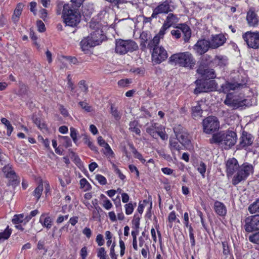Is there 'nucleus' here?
<instances>
[{
  "mask_svg": "<svg viewBox=\"0 0 259 259\" xmlns=\"http://www.w3.org/2000/svg\"><path fill=\"white\" fill-rule=\"evenodd\" d=\"M236 141L237 135L233 131L214 134L209 140L210 144H218L225 149H229L234 146L236 143Z\"/></svg>",
  "mask_w": 259,
  "mask_h": 259,
  "instance_id": "nucleus-1",
  "label": "nucleus"
},
{
  "mask_svg": "<svg viewBox=\"0 0 259 259\" xmlns=\"http://www.w3.org/2000/svg\"><path fill=\"white\" fill-rule=\"evenodd\" d=\"M62 18L66 25L71 27L76 26L80 21V15L73 3L64 5Z\"/></svg>",
  "mask_w": 259,
  "mask_h": 259,
  "instance_id": "nucleus-2",
  "label": "nucleus"
},
{
  "mask_svg": "<svg viewBox=\"0 0 259 259\" xmlns=\"http://www.w3.org/2000/svg\"><path fill=\"white\" fill-rule=\"evenodd\" d=\"M169 61L170 62L178 64L180 66L190 68H192L195 64L194 58L189 52L175 54L170 57Z\"/></svg>",
  "mask_w": 259,
  "mask_h": 259,
  "instance_id": "nucleus-3",
  "label": "nucleus"
},
{
  "mask_svg": "<svg viewBox=\"0 0 259 259\" xmlns=\"http://www.w3.org/2000/svg\"><path fill=\"white\" fill-rule=\"evenodd\" d=\"M138 49L137 43L131 39L124 40L118 39L115 41V52L119 55H124L128 52H132Z\"/></svg>",
  "mask_w": 259,
  "mask_h": 259,
  "instance_id": "nucleus-4",
  "label": "nucleus"
},
{
  "mask_svg": "<svg viewBox=\"0 0 259 259\" xmlns=\"http://www.w3.org/2000/svg\"><path fill=\"white\" fill-rule=\"evenodd\" d=\"M253 167L252 164L248 163H244L239 166L237 174L232 179V184L234 185H237L242 181L245 180L248 176L252 174Z\"/></svg>",
  "mask_w": 259,
  "mask_h": 259,
  "instance_id": "nucleus-5",
  "label": "nucleus"
},
{
  "mask_svg": "<svg viewBox=\"0 0 259 259\" xmlns=\"http://www.w3.org/2000/svg\"><path fill=\"white\" fill-rule=\"evenodd\" d=\"M224 103L233 109H237L243 106H248L251 105L249 101L245 99L243 97L233 96L231 94L227 95Z\"/></svg>",
  "mask_w": 259,
  "mask_h": 259,
  "instance_id": "nucleus-6",
  "label": "nucleus"
},
{
  "mask_svg": "<svg viewBox=\"0 0 259 259\" xmlns=\"http://www.w3.org/2000/svg\"><path fill=\"white\" fill-rule=\"evenodd\" d=\"M202 125L204 133L210 134L219 130L220 122L217 117L213 116H208L203 119Z\"/></svg>",
  "mask_w": 259,
  "mask_h": 259,
  "instance_id": "nucleus-7",
  "label": "nucleus"
},
{
  "mask_svg": "<svg viewBox=\"0 0 259 259\" xmlns=\"http://www.w3.org/2000/svg\"><path fill=\"white\" fill-rule=\"evenodd\" d=\"M197 88L194 90L196 94L202 92H208L214 91L217 89V83L213 80H205L201 82L200 80H197L195 81Z\"/></svg>",
  "mask_w": 259,
  "mask_h": 259,
  "instance_id": "nucleus-8",
  "label": "nucleus"
},
{
  "mask_svg": "<svg viewBox=\"0 0 259 259\" xmlns=\"http://www.w3.org/2000/svg\"><path fill=\"white\" fill-rule=\"evenodd\" d=\"M181 32L184 34L185 41H188L191 35V31L188 25L185 24H181L176 27V29L171 31L172 36L177 39L181 37Z\"/></svg>",
  "mask_w": 259,
  "mask_h": 259,
  "instance_id": "nucleus-9",
  "label": "nucleus"
},
{
  "mask_svg": "<svg viewBox=\"0 0 259 259\" xmlns=\"http://www.w3.org/2000/svg\"><path fill=\"white\" fill-rule=\"evenodd\" d=\"M242 37L249 48L257 49L259 47V32L247 31Z\"/></svg>",
  "mask_w": 259,
  "mask_h": 259,
  "instance_id": "nucleus-10",
  "label": "nucleus"
},
{
  "mask_svg": "<svg viewBox=\"0 0 259 259\" xmlns=\"http://www.w3.org/2000/svg\"><path fill=\"white\" fill-rule=\"evenodd\" d=\"M175 9V7L171 1H165L163 3L159 5L153 10L152 14V17L156 18L157 15L163 13H168L172 11Z\"/></svg>",
  "mask_w": 259,
  "mask_h": 259,
  "instance_id": "nucleus-11",
  "label": "nucleus"
},
{
  "mask_svg": "<svg viewBox=\"0 0 259 259\" xmlns=\"http://www.w3.org/2000/svg\"><path fill=\"white\" fill-rule=\"evenodd\" d=\"M245 231L248 232L259 230V215H254L247 218L245 220Z\"/></svg>",
  "mask_w": 259,
  "mask_h": 259,
  "instance_id": "nucleus-12",
  "label": "nucleus"
},
{
  "mask_svg": "<svg viewBox=\"0 0 259 259\" xmlns=\"http://www.w3.org/2000/svg\"><path fill=\"white\" fill-rule=\"evenodd\" d=\"M153 60L157 64H160L167 59V51L162 47H154L152 54Z\"/></svg>",
  "mask_w": 259,
  "mask_h": 259,
  "instance_id": "nucleus-13",
  "label": "nucleus"
},
{
  "mask_svg": "<svg viewBox=\"0 0 259 259\" xmlns=\"http://www.w3.org/2000/svg\"><path fill=\"white\" fill-rule=\"evenodd\" d=\"M4 176L9 179V181L13 183L12 184H16L19 183L18 177L17 176L11 165L8 164L2 168Z\"/></svg>",
  "mask_w": 259,
  "mask_h": 259,
  "instance_id": "nucleus-14",
  "label": "nucleus"
},
{
  "mask_svg": "<svg viewBox=\"0 0 259 259\" xmlns=\"http://www.w3.org/2000/svg\"><path fill=\"white\" fill-rule=\"evenodd\" d=\"M197 73L206 80L215 78L216 75L212 69L206 68L204 65L201 64L197 69Z\"/></svg>",
  "mask_w": 259,
  "mask_h": 259,
  "instance_id": "nucleus-15",
  "label": "nucleus"
},
{
  "mask_svg": "<svg viewBox=\"0 0 259 259\" xmlns=\"http://www.w3.org/2000/svg\"><path fill=\"white\" fill-rule=\"evenodd\" d=\"M226 38L222 34L212 35L210 40L209 41L210 48L216 49L222 46L226 41Z\"/></svg>",
  "mask_w": 259,
  "mask_h": 259,
  "instance_id": "nucleus-16",
  "label": "nucleus"
},
{
  "mask_svg": "<svg viewBox=\"0 0 259 259\" xmlns=\"http://www.w3.org/2000/svg\"><path fill=\"white\" fill-rule=\"evenodd\" d=\"M239 166L238 161L235 158L228 159L226 164L227 175L232 176L235 171L237 172Z\"/></svg>",
  "mask_w": 259,
  "mask_h": 259,
  "instance_id": "nucleus-17",
  "label": "nucleus"
},
{
  "mask_svg": "<svg viewBox=\"0 0 259 259\" xmlns=\"http://www.w3.org/2000/svg\"><path fill=\"white\" fill-rule=\"evenodd\" d=\"M209 48L210 45L209 41L202 39L197 41L194 49L198 54L202 55L207 52Z\"/></svg>",
  "mask_w": 259,
  "mask_h": 259,
  "instance_id": "nucleus-18",
  "label": "nucleus"
},
{
  "mask_svg": "<svg viewBox=\"0 0 259 259\" xmlns=\"http://www.w3.org/2000/svg\"><path fill=\"white\" fill-rule=\"evenodd\" d=\"M253 140L254 138L251 134L244 131L240 138L239 146L241 148H245L250 146L253 143Z\"/></svg>",
  "mask_w": 259,
  "mask_h": 259,
  "instance_id": "nucleus-19",
  "label": "nucleus"
},
{
  "mask_svg": "<svg viewBox=\"0 0 259 259\" xmlns=\"http://www.w3.org/2000/svg\"><path fill=\"white\" fill-rule=\"evenodd\" d=\"M178 21L179 18L177 15L171 13L169 14L161 28L162 29L161 33H162L163 31H165L170 26L177 23Z\"/></svg>",
  "mask_w": 259,
  "mask_h": 259,
  "instance_id": "nucleus-20",
  "label": "nucleus"
},
{
  "mask_svg": "<svg viewBox=\"0 0 259 259\" xmlns=\"http://www.w3.org/2000/svg\"><path fill=\"white\" fill-rule=\"evenodd\" d=\"M97 141L98 144L104 148L103 151L104 154L108 157H113V151L112 150L109 144L105 142V141L101 136H100L98 138Z\"/></svg>",
  "mask_w": 259,
  "mask_h": 259,
  "instance_id": "nucleus-21",
  "label": "nucleus"
},
{
  "mask_svg": "<svg viewBox=\"0 0 259 259\" xmlns=\"http://www.w3.org/2000/svg\"><path fill=\"white\" fill-rule=\"evenodd\" d=\"M246 20L250 26H256L258 23V18L256 14L252 9H250L247 13Z\"/></svg>",
  "mask_w": 259,
  "mask_h": 259,
  "instance_id": "nucleus-22",
  "label": "nucleus"
},
{
  "mask_svg": "<svg viewBox=\"0 0 259 259\" xmlns=\"http://www.w3.org/2000/svg\"><path fill=\"white\" fill-rule=\"evenodd\" d=\"M174 131L176 133L177 138L182 144L188 145L190 143V140L189 134L187 132L184 131L180 133H178L175 130H174Z\"/></svg>",
  "mask_w": 259,
  "mask_h": 259,
  "instance_id": "nucleus-23",
  "label": "nucleus"
},
{
  "mask_svg": "<svg viewBox=\"0 0 259 259\" xmlns=\"http://www.w3.org/2000/svg\"><path fill=\"white\" fill-rule=\"evenodd\" d=\"M96 40H92L91 38L88 36L83 39L80 43L81 48L83 51H88L90 48L96 46L95 41Z\"/></svg>",
  "mask_w": 259,
  "mask_h": 259,
  "instance_id": "nucleus-24",
  "label": "nucleus"
},
{
  "mask_svg": "<svg viewBox=\"0 0 259 259\" xmlns=\"http://www.w3.org/2000/svg\"><path fill=\"white\" fill-rule=\"evenodd\" d=\"M215 212L220 216H224L227 213V209L223 203L216 201L214 203Z\"/></svg>",
  "mask_w": 259,
  "mask_h": 259,
  "instance_id": "nucleus-25",
  "label": "nucleus"
},
{
  "mask_svg": "<svg viewBox=\"0 0 259 259\" xmlns=\"http://www.w3.org/2000/svg\"><path fill=\"white\" fill-rule=\"evenodd\" d=\"M39 222L47 229H50L52 226V219L50 217L46 216L45 213L41 214L39 218Z\"/></svg>",
  "mask_w": 259,
  "mask_h": 259,
  "instance_id": "nucleus-26",
  "label": "nucleus"
},
{
  "mask_svg": "<svg viewBox=\"0 0 259 259\" xmlns=\"http://www.w3.org/2000/svg\"><path fill=\"white\" fill-rule=\"evenodd\" d=\"M160 126H161V125L158 123H153L146 128V132L153 138L156 139L157 132L159 130Z\"/></svg>",
  "mask_w": 259,
  "mask_h": 259,
  "instance_id": "nucleus-27",
  "label": "nucleus"
},
{
  "mask_svg": "<svg viewBox=\"0 0 259 259\" xmlns=\"http://www.w3.org/2000/svg\"><path fill=\"white\" fill-rule=\"evenodd\" d=\"M162 29H160L159 33L154 37L153 39L150 41L149 43V47L151 48L154 47H157V45L159 44L160 39L163 38V35L165 34V31H163L162 33H161Z\"/></svg>",
  "mask_w": 259,
  "mask_h": 259,
  "instance_id": "nucleus-28",
  "label": "nucleus"
},
{
  "mask_svg": "<svg viewBox=\"0 0 259 259\" xmlns=\"http://www.w3.org/2000/svg\"><path fill=\"white\" fill-rule=\"evenodd\" d=\"M102 31L100 30H96L91 33L89 36L92 40H96L95 44L96 45H99L103 40V35L101 34Z\"/></svg>",
  "mask_w": 259,
  "mask_h": 259,
  "instance_id": "nucleus-29",
  "label": "nucleus"
},
{
  "mask_svg": "<svg viewBox=\"0 0 259 259\" xmlns=\"http://www.w3.org/2000/svg\"><path fill=\"white\" fill-rule=\"evenodd\" d=\"M177 138H170L169 139V147L172 153L175 151H180L181 149V146L179 144Z\"/></svg>",
  "mask_w": 259,
  "mask_h": 259,
  "instance_id": "nucleus-30",
  "label": "nucleus"
},
{
  "mask_svg": "<svg viewBox=\"0 0 259 259\" xmlns=\"http://www.w3.org/2000/svg\"><path fill=\"white\" fill-rule=\"evenodd\" d=\"M23 7V4L19 3L15 9L12 17V20L14 23H16L19 21L20 16L22 14Z\"/></svg>",
  "mask_w": 259,
  "mask_h": 259,
  "instance_id": "nucleus-31",
  "label": "nucleus"
},
{
  "mask_svg": "<svg viewBox=\"0 0 259 259\" xmlns=\"http://www.w3.org/2000/svg\"><path fill=\"white\" fill-rule=\"evenodd\" d=\"M241 84L236 82H227L223 84L222 88L224 93H227L231 90H235L238 88Z\"/></svg>",
  "mask_w": 259,
  "mask_h": 259,
  "instance_id": "nucleus-32",
  "label": "nucleus"
},
{
  "mask_svg": "<svg viewBox=\"0 0 259 259\" xmlns=\"http://www.w3.org/2000/svg\"><path fill=\"white\" fill-rule=\"evenodd\" d=\"M241 84L236 82H227L223 84L222 88L224 93H227L231 90H235L238 88Z\"/></svg>",
  "mask_w": 259,
  "mask_h": 259,
  "instance_id": "nucleus-33",
  "label": "nucleus"
},
{
  "mask_svg": "<svg viewBox=\"0 0 259 259\" xmlns=\"http://www.w3.org/2000/svg\"><path fill=\"white\" fill-rule=\"evenodd\" d=\"M226 59L223 56H215L212 60V63L214 65L219 66L220 67L224 66L226 64Z\"/></svg>",
  "mask_w": 259,
  "mask_h": 259,
  "instance_id": "nucleus-34",
  "label": "nucleus"
},
{
  "mask_svg": "<svg viewBox=\"0 0 259 259\" xmlns=\"http://www.w3.org/2000/svg\"><path fill=\"white\" fill-rule=\"evenodd\" d=\"M97 256L99 259H109L105 248L102 247L97 249Z\"/></svg>",
  "mask_w": 259,
  "mask_h": 259,
  "instance_id": "nucleus-35",
  "label": "nucleus"
},
{
  "mask_svg": "<svg viewBox=\"0 0 259 259\" xmlns=\"http://www.w3.org/2000/svg\"><path fill=\"white\" fill-rule=\"evenodd\" d=\"M1 122L5 125L7 129V135L8 136H10L14 130V128L11 124L10 122L6 118H2L1 119Z\"/></svg>",
  "mask_w": 259,
  "mask_h": 259,
  "instance_id": "nucleus-36",
  "label": "nucleus"
},
{
  "mask_svg": "<svg viewBox=\"0 0 259 259\" xmlns=\"http://www.w3.org/2000/svg\"><path fill=\"white\" fill-rule=\"evenodd\" d=\"M44 186L42 184V182L41 181L38 184V186L35 188V189L33 191V196L36 198L37 200H38L40 198Z\"/></svg>",
  "mask_w": 259,
  "mask_h": 259,
  "instance_id": "nucleus-37",
  "label": "nucleus"
},
{
  "mask_svg": "<svg viewBox=\"0 0 259 259\" xmlns=\"http://www.w3.org/2000/svg\"><path fill=\"white\" fill-rule=\"evenodd\" d=\"M248 210L251 213H259V199L249 205Z\"/></svg>",
  "mask_w": 259,
  "mask_h": 259,
  "instance_id": "nucleus-38",
  "label": "nucleus"
},
{
  "mask_svg": "<svg viewBox=\"0 0 259 259\" xmlns=\"http://www.w3.org/2000/svg\"><path fill=\"white\" fill-rule=\"evenodd\" d=\"M12 233V230L9 228V226L4 230V232L0 233V240L8 239Z\"/></svg>",
  "mask_w": 259,
  "mask_h": 259,
  "instance_id": "nucleus-39",
  "label": "nucleus"
},
{
  "mask_svg": "<svg viewBox=\"0 0 259 259\" xmlns=\"http://www.w3.org/2000/svg\"><path fill=\"white\" fill-rule=\"evenodd\" d=\"M157 137L159 136L162 140H167L168 136L165 132V128L162 125L160 126L159 130L157 132Z\"/></svg>",
  "mask_w": 259,
  "mask_h": 259,
  "instance_id": "nucleus-40",
  "label": "nucleus"
},
{
  "mask_svg": "<svg viewBox=\"0 0 259 259\" xmlns=\"http://www.w3.org/2000/svg\"><path fill=\"white\" fill-rule=\"evenodd\" d=\"M77 91L79 92H83L84 94H86L88 92V87L85 83V81L81 80L79 81Z\"/></svg>",
  "mask_w": 259,
  "mask_h": 259,
  "instance_id": "nucleus-41",
  "label": "nucleus"
},
{
  "mask_svg": "<svg viewBox=\"0 0 259 259\" xmlns=\"http://www.w3.org/2000/svg\"><path fill=\"white\" fill-rule=\"evenodd\" d=\"M129 130L132 132L135 133L137 135H140L141 131L140 128L137 126V122L136 121L131 122L130 123Z\"/></svg>",
  "mask_w": 259,
  "mask_h": 259,
  "instance_id": "nucleus-42",
  "label": "nucleus"
},
{
  "mask_svg": "<svg viewBox=\"0 0 259 259\" xmlns=\"http://www.w3.org/2000/svg\"><path fill=\"white\" fill-rule=\"evenodd\" d=\"M192 115L194 117H200L202 113V110L199 105L193 107L192 109Z\"/></svg>",
  "mask_w": 259,
  "mask_h": 259,
  "instance_id": "nucleus-43",
  "label": "nucleus"
},
{
  "mask_svg": "<svg viewBox=\"0 0 259 259\" xmlns=\"http://www.w3.org/2000/svg\"><path fill=\"white\" fill-rule=\"evenodd\" d=\"M130 147L132 149V152L134 154L135 157L138 158L143 163H144L146 161V160L143 158L142 155L137 151V150L133 145H131Z\"/></svg>",
  "mask_w": 259,
  "mask_h": 259,
  "instance_id": "nucleus-44",
  "label": "nucleus"
},
{
  "mask_svg": "<svg viewBox=\"0 0 259 259\" xmlns=\"http://www.w3.org/2000/svg\"><path fill=\"white\" fill-rule=\"evenodd\" d=\"M24 217V215L23 214H16L12 219V222L15 224L21 223L23 221Z\"/></svg>",
  "mask_w": 259,
  "mask_h": 259,
  "instance_id": "nucleus-45",
  "label": "nucleus"
},
{
  "mask_svg": "<svg viewBox=\"0 0 259 259\" xmlns=\"http://www.w3.org/2000/svg\"><path fill=\"white\" fill-rule=\"evenodd\" d=\"M80 188L84 189L85 191L89 190L91 188V185L87 180L84 179H81L80 181Z\"/></svg>",
  "mask_w": 259,
  "mask_h": 259,
  "instance_id": "nucleus-46",
  "label": "nucleus"
},
{
  "mask_svg": "<svg viewBox=\"0 0 259 259\" xmlns=\"http://www.w3.org/2000/svg\"><path fill=\"white\" fill-rule=\"evenodd\" d=\"M206 166L204 162H201L197 166V170L200 173L203 177H204V175L206 171Z\"/></svg>",
  "mask_w": 259,
  "mask_h": 259,
  "instance_id": "nucleus-47",
  "label": "nucleus"
},
{
  "mask_svg": "<svg viewBox=\"0 0 259 259\" xmlns=\"http://www.w3.org/2000/svg\"><path fill=\"white\" fill-rule=\"evenodd\" d=\"M111 113L116 120L120 119L121 115L118 111L117 108L114 107L113 105H111Z\"/></svg>",
  "mask_w": 259,
  "mask_h": 259,
  "instance_id": "nucleus-48",
  "label": "nucleus"
},
{
  "mask_svg": "<svg viewBox=\"0 0 259 259\" xmlns=\"http://www.w3.org/2000/svg\"><path fill=\"white\" fill-rule=\"evenodd\" d=\"M177 219L176 213L175 211H171L168 217V226L170 228L172 227V222Z\"/></svg>",
  "mask_w": 259,
  "mask_h": 259,
  "instance_id": "nucleus-49",
  "label": "nucleus"
},
{
  "mask_svg": "<svg viewBox=\"0 0 259 259\" xmlns=\"http://www.w3.org/2000/svg\"><path fill=\"white\" fill-rule=\"evenodd\" d=\"M124 207L125 213L127 215L132 214L134 209V206L131 202L126 204L124 205Z\"/></svg>",
  "mask_w": 259,
  "mask_h": 259,
  "instance_id": "nucleus-50",
  "label": "nucleus"
},
{
  "mask_svg": "<svg viewBox=\"0 0 259 259\" xmlns=\"http://www.w3.org/2000/svg\"><path fill=\"white\" fill-rule=\"evenodd\" d=\"M102 205L106 210L110 209L113 206L112 203L108 198H105L103 200Z\"/></svg>",
  "mask_w": 259,
  "mask_h": 259,
  "instance_id": "nucleus-51",
  "label": "nucleus"
},
{
  "mask_svg": "<svg viewBox=\"0 0 259 259\" xmlns=\"http://www.w3.org/2000/svg\"><path fill=\"white\" fill-rule=\"evenodd\" d=\"M249 240L251 242L259 244V232L249 236Z\"/></svg>",
  "mask_w": 259,
  "mask_h": 259,
  "instance_id": "nucleus-52",
  "label": "nucleus"
},
{
  "mask_svg": "<svg viewBox=\"0 0 259 259\" xmlns=\"http://www.w3.org/2000/svg\"><path fill=\"white\" fill-rule=\"evenodd\" d=\"M95 179L101 185H104L107 184L106 179L101 175H96Z\"/></svg>",
  "mask_w": 259,
  "mask_h": 259,
  "instance_id": "nucleus-53",
  "label": "nucleus"
},
{
  "mask_svg": "<svg viewBox=\"0 0 259 259\" xmlns=\"http://www.w3.org/2000/svg\"><path fill=\"white\" fill-rule=\"evenodd\" d=\"M112 235L111 233L109 231H107L105 232V238L107 240V246H110L112 243Z\"/></svg>",
  "mask_w": 259,
  "mask_h": 259,
  "instance_id": "nucleus-54",
  "label": "nucleus"
},
{
  "mask_svg": "<svg viewBox=\"0 0 259 259\" xmlns=\"http://www.w3.org/2000/svg\"><path fill=\"white\" fill-rule=\"evenodd\" d=\"M96 241L99 246H102L104 244L105 241L103 238V236L102 234H98L97 236Z\"/></svg>",
  "mask_w": 259,
  "mask_h": 259,
  "instance_id": "nucleus-55",
  "label": "nucleus"
},
{
  "mask_svg": "<svg viewBox=\"0 0 259 259\" xmlns=\"http://www.w3.org/2000/svg\"><path fill=\"white\" fill-rule=\"evenodd\" d=\"M85 143L88 145L92 150L95 151L96 152H98L97 147L94 145L93 143L89 139H86Z\"/></svg>",
  "mask_w": 259,
  "mask_h": 259,
  "instance_id": "nucleus-56",
  "label": "nucleus"
},
{
  "mask_svg": "<svg viewBox=\"0 0 259 259\" xmlns=\"http://www.w3.org/2000/svg\"><path fill=\"white\" fill-rule=\"evenodd\" d=\"M70 136L72 138L73 142L76 143L77 142V132L76 130L73 128L71 127L70 128Z\"/></svg>",
  "mask_w": 259,
  "mask_h": 259,
  "instance_id": "nucleus-57",
  "label": "nucleus"
},
{
  "mask_svg": "<svg viewBox=\"0 0 259 259\" xmlns=\"http://www.w3.org/2000/svg\"><path fill=\"white\" fill-rule=\"evenodd\" d=\"M119 247L120 248V254L121 256H122L125 253V246L123 241L120 239L119 241Z\"/></svg>",
  "mask_w": 259,
  "mask_h": 259,
  "instance_id": "nucleus-58",
  "label": "nucleus"
},
{
  "mask_svg": "<svg viewBox=\"0 0 259 259\" xmlns=\"http://www.w3.org/2000/svg\"><path fill=\"white\" fill-rule=\"evenodd\" d=\"M130 83L131 81L129 79H124L119 80L118 81V85L121 88H123L127 86Z\"/></svg>",
  "mask_w": 259,
  "mask_h": 259,
  "instance_id": "nucleus-59",
  "label": "nucleus"
},
{
  "mask_svg": "<svg viewBox=\"0 0 259 259\" xmlns=\"http://www.w3.org/2000/svg\"><path fill=\"white\" fill-rule=\"evenodd\" d=\"M38 30L40 32H44L46 30L45 25L44 23L40 20H38L36 23Z\"/></svg>",
  "mask_w": 259,
  "mask_h": 259,
  "instance_id": "nucleus-60",
  "label": "nucleus"
},
{
  "mask_svg": "<svg viewBox=\"0 0 259 259\" xmlns=\"http://www.w3.org/2000/svg\"><path fill=\"white\" fill-rule=\"evenodd\" d=\"M79 105L80 107L84 109L87 112H90L91 111V107L88 105V104L85 102H80Z\"/></svg>",
  "mask_w": 259,
  "mask_h": 259,
  "instance_id": "nucleus-61",
  "label": "nucleus"
},
{
  "mask_svg": "<svg viewBox=\"0 0 259 259\" xmlns=\"http://www.w3.org/2000/svg\"><path fill=\"white\" fill-rule=\"evenodd\" d=\"M113 167L114 168L115 172L118 175L119 178L122 180H124L125 176L121 173L120 170L116 167L114 164H113Z\"/></svg>",
  "mask_w": 259,
  "mask_h": 259,
  "instance_id": "nucleus-62",
  "label": "nucleus"
},
{
  "mask_svg": "<svg viewBox=\"0 0 259 259\" xmlns=\"http://www.w3.org/2000/svg\"><path fill=\"white\" fill-rule=\"evenodd\" d=\"M82 233L88 238H90L92 236V231L89 228L85 227L82 231Z\"/></svg>",
  "mask_w": 259,
  "mask_h": 259,
  "instance_id": "nucleus-63",
  "label": "nucleus"
},
{
  "mask_svg": "<svg viewBox=\"0 0 259 259\" xmlns=\"http://www.w3.org/2000/svg\"><path fill=\"white\" fill-rule=\"evenodd\" d=\"M68 217H69L68 214H67L65 215H60L58 217L57 219L56 220V223L57 224H60V223H62L64 220H67Z\"/></svg>",
  "mask_w": 259,
  "mask_h": 259,
  "instance_id": "nucleus-64",
  "label": "nucleus"
}]
</instances>
